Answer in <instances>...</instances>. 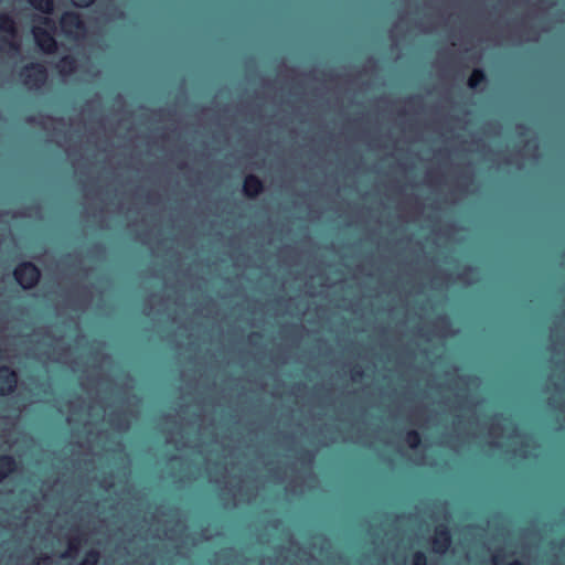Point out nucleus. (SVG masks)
I'll use <instances>...</instances> for the list:
<instances>
[{
	"instance_id": "nucleus-1",
	"label": "nucleus",
	"mask_w": 565,
	"mask_h": 565,
	"mask_svg": "<svg viewBox=\"0 0 565 565\" xmlns=\"http://www.w3.org/2000/svg\"><path fill=\"white\" fill-rule=\"evenodd\" d=\"M381 115H382V154H381V222H382V236H381V250H382V262H381V287H382V296L384 297L385 292L390 294V290H385L388 288V256L386 255V250L388 252V234L385 233V225L388 224V214L386 215V210H388V169L385 167V162L388 161V130L385 131V118L388 116V95L383 89L381 94ZM388 310V305H386L385 299L382 301V321H381V441H382V451L381 459L383 465L386 460H388V452L386 450V446H388V417L386 415V409H388V320H385L384 313L385 310Z\"/></svg>"
},
{
	"instance_id": "nucleus-2",
	"label": "nucleus",
	"mask_w": 565,
	"mask_h": 565,
	"mask_svg": "<svg viewBox=\"0 0 565 565\" xmlns=\"http://www.w3.org/2000/svg\"><path fill=\"white\" fill-rule=\"evenodd\" d=\"M39 22L47 29L34 26L32 34L36 46L45 54H54L57 51V41L54 36L56 25L49 17H39Z\"/></svg>"
},
{
	"instance_id": "nucleus-3",
	"label": "nucleus",
	"mask_w": 565,
	"mask_h": 565,
	"mask_svg": "<svg viewBox=\"0 0 565 565\" xmlns=\"http://www.w3.org/2000/svg\"><path fill=\"white\" fill-rule=\"evenodd\" d=\"M18 75L22 84L30 89H39L47 81V70L44 64L39 62L22 66Z\"/></svg>"
},
{
	"instance_id": "nucleus-4",
	"label": "nucleus",
	"mask_w": 565,
	"mask_h": 565,
	"mask_svg": "<svg viewBox=\"0 0 565 565\" xmlns=\"http://www.w3.org/2000/svg\"><path fill=\"white\" fill-rule=\"evenodd\" d=\"M13 278L22 289L30 290L40 282L41 270L32 262H21L13 269Z\"/></svg>"
},
{
	"instance_id": "nucleus-5",
	"label": "nucleus",
	"mask_w": 565,
	"mask_h": 565,
	"mask_svg": "<svg viewBox=\"0 0 565 565\" xmlns=\"http://www.w3.org/2000/svg\"><path fill=\"white\" fill-rule=\"evenodd\" d=\"M381 532L380 565H388V509L385 504V467L382 468Z\"/></svg>"
},
{
	"instance_id": "nucleus-6",
	"label": "nucleus",
	"mask_w": 565,
	"mask_h": 565,
	"mask_svg": "<svg viewBox=\"0 0 565 565\" xmlns=\"http://www.w3.org/2000/svg\"><path fill=\"white\" fill-rule=\"evenodd\" d=\"M0 32L4 33L0 40L1 43L11 52L19 53L20 44L14 41V38L18 35V26L11 14L6 12L0 13Z\"/></svg>"
},
{
	"instance_id": "nucleus-7",
	"label": "nucleus",
	"mask_w": 565,
	"mask_h": 565,
	"mask_svg": "<svg viewBox=\"0 0 565 565\" xmlns=\"http://www.w3.org/2000/svg\"><path fill=\"white\" fill-rule=\"evenodd\" d=\"M60 25L66 36H75L86 30V24L76 11H65L60 18Z\"/></svg>"
},
{
	"instance_id": "nucleus-8",
	"label": "nucleus",
	"mask_w": 565,
	"mask_h": 565,
	"mask_svg": "<svg viewBox=\"0 0 565 565\" xmlns=\"http://www.w3.org/2000/svg\"><path fill=\"white\" fill-rule=\"evenodd\" d=\"M452 542V536L449 527L446 524H439L435 527V535L431 540L433 548L436 553H446Z\"/></svg>"
},
{
	"instance_id": "nucleus-9",
	"label": "nucleus",
	"mask_w": 565,
	"mask_h": 565,
	"mask_svg": "<svg viewBox=\"0 0 565 565\" xmlns=\"http://www.w3.org/2000/svg\"><path fill=\"white\" fill-rule=\"evenodd\" d=\"M18 385V374L8 365L0 366V396L11 395Z\"/></svg>"
},
{
	"instance_id": "nucleus-10",
	"label": "nucleus",
	"mask_w": 565,
	"mask_h": 565,
	"mask_svg": "<svg viewBox=\"0 0 565 565\" xmlns=\"http://www.w3.org/2000/svg\"><path fill=\"white\" fill-rule=\"evenodd\" d=\"M263 181L255 174H247L243 181V193L248 199H255L264 192Z\"/></svg>"
},
{
	"instance_id": "nucleus-11",
	"label": "nucleus",
	"mask_w": 565,
	"mask_h": 565,
	"mask_svg": "<svg viewBox=\"0 0 565 565\" xmlns=\"http://www.w3.org/2000/svg\"><path fill=\"white\" fill-rule=\"evenodd\" d=\"M18 462L11 455H0V483L14 473Z\"/></svg>"
},
{
	"instance_id": "nucleus-12",
	"label": "nucleus",
	"mask_w": 565,
	"mask_h": 565,
	"mask_svg": "<svg viewBox=\"0 0 565 565\" xmlns=\"http://www.w3.org/2000/svg\"><path fill=\"white\" fill-rule=\"evenodd\" d=\"M403 443L412 450H416L422 445V435L416 429H407L403 435Z\"/></svg>"
},
{
	"instance_id": "nucleus-13",
	"label": "nucleus",
	"mask_w": 565,
	"mask_h": 565,
	"mask_svg": "<svg viewBox=\"0 0 565 565\" xmlns=\"http://www.w3.org/2000/svg\"><path fill=\"white\" fill-rule=\"evenodd\" d=\"M487 82V74L482 68H473L468 81L467 85L471 89H477L479 86Z\"/></svg>"
},
{
	"instance_id": "nucleus-14",
	"label": "nucleus",
	"mask_w": 565,
	"mask_h": 565,
	"mask_svg": "<svg viewBox=\"0 0 565 565\" xmlns=\"http://www.w3.org/2000/svg\"><path fill=\"white\" fill-rule=\"evenodd\" d=\"M57 67L62 74H72L77 67L76 58L72 55H65L60 60Z\"/></svg>"
},
{
	"instance_id": "nucleus-15",
	"label": "nucleus",
	"mask_w": 565,
	"mask_h": 565,
	"mask_svg": "<svg viewBox=\"0 0 565 565\" xmlns=\"http://www.w3.org/2000/svg\"><path fill=\"white\" fill-rule=\"evenodd\" d=\"M28 3L34 8L35 10L44 13L52 14L54 11V1L53 0H26Z\"/></svg>"
},
{
	"instance_id": "nucleus-16",
	"label": "nucleus",
	"mask_w": 565,
	"mask_h": 565,
	"mask_svg": "<svg viewBox=\"0 0 565 565\" xmlns=\"http://www.w3.org/2000/svg\"><path fill=\"white\" fill-rule=\"evenodd\" d=\"M84 542V537L82 534L74 535L68 540L67 551L62 554L63 558L71 557L73 554L77 553L79 547Z\"/></svg>"
},
{
	"instance_id": "nucleus-17",
	"label": "nucleus",
	"mask_w": 565,
	"mask_h": 565,
	"mask_svg": "<svg viewBox=\"0 0 565 565\" xmlns=\"http://www.w3.org/2000/svg\"><path fill=\"white\" fill-rule=\"evenodd\" d=\"M409 565H428L426 554L422 551L414 552Z\"/></svg>"
},
{
	"instance_id": "nucleus-18",
	"label": "nucleus",
	"mask_w": 565,
	"mask_h": 565,
	"mask_svg": "<svg viewBox=\"0 0 565 565\" xmlns=\"http://www.w3.org/2000/svg\"><path fill=\"white\" fill-rule=\"evenodd\" d=\"M351 379L354 382H359L364 377V369L360 364H354L350 370Z\"/></svg>"
},
{
	"instance_id": "nucleus-19",
	"label": "nucleus",
	"mask_w": 565,
	"mask_h": 565,
	"mask_svg": "<svg viewBox=\"0 0 565 565\" xmlns=\"http://www.w3.org/2000/svg\"><path fill=\"white\" fill-rule=\"evenodd\" d=\"M84 558H86L89 564L97 565L100 558V554L97 550L92 548L85 553Z\"/></svg>"
},
{
	"instance_id": "nucleus-20",
	"label": "nucleus",
	"mask_w": 565,
	"mask_h": 565,
	"mask_svg": "<svg viewBox=\"0 0 565 565\" xmlns=\"http://www.w3.org/2000/svg\"><path fill=\"white\" fill-rule=\"evenodd\" d=\"M76 8L85 9L90 7L96 0H71Z\"/></svg>"
},
{
	"instance_id": "nucleus-21",
	"label": "nucleus",
	"mask_w": 565,
	"mask_h": 565,
	"mask_svg": "<svg viewBox=\"0 0 565 565\" xmlns=\"http://www.w3.org/2000/svg\"><path fill=\"white\" fill-rule=\"evenodd\" d=\"M262 338V334L259 332H252L249 335H248V341L250 343H255L256 340H259Z\"/></svg>"
},
{
	"instance_id": "nucleus-22",
	"label": "nucleus",
	"mask_w": 565,
	"mask_h": 565,
	"mask_svg": "<svg viewBox=\"0 0 565 565\" xmlns=\"http://www.w3.org/2000/svg\"><path fill=\"white\" fill-rule=\"evenodd\" d=\"M313 456L310 451L306 450L301 454V460L310 462L312 460Z\"/></svg>"
},
{
	"instance_id": "nucleus-23",
	"label": "nucleus",
	"mask_w": 565,
	"mask_h": 565,
	"mask_svg": "<svg viewBox=\"0 0 565 565\" xmlns=\"http://www.w3.org/2000/svg\"><path fill=\"white\" fill-rule=\"evenodd\" d=\"M414 333L417 334L418 337L423 338L424 337V332H423V329L422 328H417L416 330H414Z\"/></svg>"
},
{
	"instance_id": "nucleus-24",
	"label": "nucleus",
	"mask_w": 565,
	"mask_h": 565,
	"mask_svg": "<svg viewBox=\"0 0 565 565\" xmlns=\"http://www.w3.org/2000/svg\"><path fill=\"white\" fill-rule=\"evenodd\" d=\"M508 565H523V563L518 559H514V561L508 563Z\"/></svg>"
},
{
	"instance_id": "nucleus-25",
	"label": "nucleus",
	"mask_w": 565,
	"mask_h": 565,
	"mask_svg": "<svg viewBox=\"0 0 565 565\" xmlns=\"http://www.w3.org/2000/svg\"><path fill=\"white\" fill-rule=\"evenodd\" d=\"M178 168H179L180 170H183V169H185V168H186V164H185V163H180V164H178Z\"/></svg>"
},
{
	"instance_id": "nucleus-26",
	"label": "nucleus",
	"mask_w": 565,
	"mask_h": 565,
	"mask_svg": "<svg viewBox=\"0 0 565 565\" xmlns=\"http://www.w3.org/2000/svg\"><path fill=\"white\" fill-rule=\"evenodd\" d=\"M498 561H499V557L498 556H494V565H498Z\"/></svg>"
}]
</instances>
